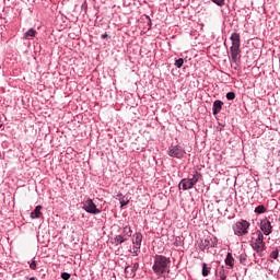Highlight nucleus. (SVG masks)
I'll return each instance as SVG.
<instances>
[{"label": "nucleus", "instance_id": "obj_20", "mask_svg": "<svg viewBox=\"0 0 280 280\" xmlns=\"http://www.w3.org/2000/svg\"><path fill=\"white\" fill-rule=\"evenodd\" d=\"M270 257L271 259H279V249L272 250Z\"/></svg>", "mask_w": 280, "mask_h": 280}, {"label": "nucleus", "instance_id": "obj_16", "mask_svg": "<svg viewBox=\"0 0 280 280\" xmlns=\"http://www.w3.org/2000/svg\"><path fill=\"white\" fill-rule=\"evenodd\" d=\"M122 233L126 234L127 240H128V237H132V229L128 225H126L124 228Z\"/></svg>", "mask_w": 280, "mask_h": 280}, {"label": "nucleus", "instance_id": "obj_21", "mask_svg": "<svg viewBox=\"0 0 280 280\" xmlns=\"http://www.w3.org/2000/svg\"><path fill=\"white\" fill-rule=\"evenodd\" d=\"M61 279H63V280H70V279H71V273L62 272V273H61Z\"/></svg>", "mask_w": 280, "mask_h": 280}, {"label": "nucleus", "instance_id": "obj_13", "mask_svg": "<svg viewBox=\"0 0 280 280\" xmlns=\"http://www.w3.org/2000/svg\"><path fill=\"white\" fill-rule=\"evenodd\" d=\"M124 242H128V237L124 235H116L114 237V244L116 246H119V244H124Z\"/></svg>", "mask_w": 280, "mask_h": 280}, {"label": "nucleus", "instance_id": "obj_7", "mask_svg": "<svg viewBox=\"0 0 280 280\" xmlns=\"http://www.w3.org/2000/svg\"><path fill=\"white\" fill-rule=\"evenodd\" d=\"M83 209L86 213H92L93 215H97V213H102V210L97 209L93 199H88L83 202Z\"/></svg>", "mask_w": 280, "mask_h": 280}, {"label": "nucleus", "instance_id": "obj_26", "mask_svg": "<svg viewBox=\"0 0 280 280\" xmlns=\"http://www.w3.org/2000/svg\"><path fill=\"white\" fill-rule=\"evenodd\" d=\"M30 268H31V270H36V260H33V261L30 264Z\"/></svg>", "mask_w": 280, "mask_h": 280}, {"label": "nucleus", "instance_id": "obj_15", "mask_svg": "<svg viewBox=\"0 0 280 280\" xmlns=\"http://www.w3.org/2000/svg\"><path fill=\"white\" fill-rule=\"evenodd\" d=\"M211 272V267H207V262L202 264V277H209Z\"/></svg>", "mask_w": 280, "mask_h": 280}, {"label": "nucleus", "instance_id": "obj_4", "mask_svg": "<svg viewBox=\"0 0 280 280\" xmlns=\"http://www.w3.org/2000/svg\"><path fill=\"white\" fill-rule=\"evenodd\" d=\"M248 229H250V223L246 220H241L233 225L234 235L237 237L248 235Z\"/></svg>", "mask_w": 280, "mask_h": 280}, {"label": "nucleus", "instance_id": "obj_1", "mask_svg": "<svg viewBox=\"0 0 280 280\" xmlns=\"http://www.w3.org/2000/svg\"><path fill=\"white\" fill-rule=\"evenodd\" d=\"M230 40L232 43L230 47V58H231V67L232 69H235L237 71V68L240 67V60L242 58V40L240 33H232Z\"/></svg>", "mask_w": 280, "mask_h": 280}, {"label": "nucleus", "instance_id": "obj_9", "mask_svg": "<svg viewBox=\"0 0 280 280\" xmlns=\"http://www.w3.org/2000/svg\"><path fill=\"white\" fill-rule=\"evenodd\" d=\"M141 242H143V234L137 232L135 234V240L132 241L135 248H141Z\"/></svg>", "mask_w": 280, "mask_h": 280}, {"label": "nucleus", "instance_id": "obj_8", "mask_svg": "<svg viewBox=\"0 0 280 280\" xmlns=\"http://www.w3.org/2000/svg\"><path fill=\"white\" fill-rule=\"evenodd\" d=\"M260 230L262 231L264 235H270L272 233V225L267 219H265L260 222Z\"/></svg>", "mask_w": 280, "mask_h": 280}, {"label": "nucleus", "instance_id": "obj_18", "mask_svg": "<svg viewBox=\"0 0 280 280\" xmlns=\"http://www.w3.org/2000/svg\"><path fill=\"white\" fill-rule=\"evenodd\" d=\"M183 65H185V59L179 58L175 60V67H177V69H180V67H183Z\"/></svg>", "mask_w": 280, "mask_h": 280}, {"label": "nucleus", "instance_id": "obj_10", "mask_svg": "<svg viewBox=\"0 0 280 280\" xmlns=\"http://www.w3.org/2000/svg\"><path fill=\"white\" fill-rule=\"evenodd\" d=\"M222 106H224V103L222 101H214L212 107L213 115H219L220 110H222Z\"/></svg>", "mask_w": 280, "mask_h": 280}, {"label": "nucleus", "instance_id": "obj_2", "mask_svg": "<svg viewBox=\"0 0 280 280\" xmlns=\"http://www.w3.org/2000/svg\"><path fill=\"white\" fill-rule=\"evenodd\" d=\"M170 264L171 261L167 257L163 255L155 256V260L152 267L153 271L155 275H164V272H167Z\"/></svg>", "mask_w": 280, "mask_h": 280}, {"label": "nucleus", "instance_id": "obj_19", "mask_svg": "<svg viewBox=\"0 0 280 280\" xmlns=\"http://www.w3.org/2000/svg\"><path fill=\"white\" fill-rule=\"evenodd\" d=\"M130 253H132L133 257H139V254L141 253V248H135V245H133V249L130 250Z\"/></svg>", "mask_w": 280, "mask_h": 280}, {"label": "nucleus", "instance_id": "obj_22", "mask_svg": "<svg viewBox=\"0 0 280 280\" xmlns=\"http://www.w3.org/2000/svg\"><path fill=\"white\" fill-rule=\"evenodd\" d=\"M219 279L226 280V273L224 272V270L219 271Z\"/></svg>", "mask_w": 280, "mask_h": 280}, {"label": "nucleus", "instance_id": "obj_12", "mask_svg": "<svg viewBox=\"0 0 280 280\" xmlns=\"http://www.w3.org/2000/svg\"><path fill=\"white\" fill-rule=\"evenodd\" d=\"M225 266H230V268H233L235 266V258H233V254L228 253L225 258Z\"/></svg>", "mask_w": 280, "mask_h": 280}, {"label": "nucleus", "instance_id": "obj_27", "mask_svg": "<svg viewBox=\"0 0 280 280\" xmlns=\"http://www.w3.org/2000/svg\"><path fill=\"white\" fill-rule=\"evenodd\" d=\"M132 270H139V262H135V264H133Z\"/></svg>", "mask_w": 280, "mask_h": 280}, {"label": "nucleus", "instance_id": "obj_3", "mask_svg": "<svg viewBox=\"0 0 280 280\" xmlns=\"http://www.w3.org/2000/svg\"><path fill=\"white\" fill-rule=\"evenodd\" d=\"M200 178H202V174H200L198 171H194L192 177L182 179L178 187L179 189L182 187L184 191H187L192 189Z\"/></svg>", "mask_w": 280, "mask_h": 280}, {"label": "nucleus", "instance_id": "obj_6", "mask_svg": "<svg viewBox=\"0 0 280 280\" xmlns=\"http://www.w3.org/2000/svg\"><path fill=\"white\" fill-rule=\"evenodd\" d=\"M168 156L173 159H183L185 156V149L180 145H171L167 150Z\"/></svg>", "mask_w": 280, "mask_h": 280}, {"label": "nucleus", "instance_id": "obj_25", "mask_svg": "<svg viewBox=\"0 0 280 280\" xmlns=\"http://www.w3.org/2000/svg\"><path fill=\"white\" fill-rule=\"evenodd\" d=\"M128 199L121 198L120 199V207H126V205H128Z\"/></svg>", "mask_w": 280, "mask_h": 280}, {"label": "nucleus", "instance_id": "obj_14", "mask_svg": "<svg viewBox=\"0 0 280 280\" xmlns=\"http://www.w3.org/2000/svg\"><path fill=\"white\" fill-rule=\"evenodd\" d=\"M36 36V30L30 28L26 33H24V38L30 40L31 38H34Z\"/></svg>", "mask_w": 280, "mask_h": 280}, {"label": "nucleus", "instance_id": "obj_11", "mask_svg": "<svg viewBox=\"0 0 280 280\" xmlns=\"http://www.w3.org/2000/svg\"><path fill=\"white\" fill-rule=\"evenodd\" d=\"M43 210V206H37L34 211L31 213L32 220H36L37 218H40L43 214L40 211Z\"/></svg>", "mask_w": 280, "mask_h": 280}, {"label": "nucleus", "instance_id": "obj_17", "mask_svg": "<svg viewBox=\"0 0 280 280\" xmlns=\"http://www.w3.org/2000/svg\"><path fill=\"white\" fill-rule=\"evenodd\" d=\"M266 211H268V209H266L264 205L257 206L255 209V213H266Z\"/></svg>", "mask_w": 280, "mask_h": 280}, {"label": "nucleus", "instance_id": "obj_24", "mask_svg": "<svg viewBox=\"0 0 280 280\" xmlns=\"http://www.w3.org/2000/svg\"><path fill=\"white\" fill-rule=\"evenodd\" d=\"M213 3H215L217 5H219L220 8H222V5H224V0H211Z\"/></svg>", "mask_w": 280, "mask_h": 280}, {"label": "nucleus", "instance_id": "obj_28", "mask_svg": "<svg viewBox=\"0 0 280 280\" xmlns=\"http://www.w3.org/2000/svg\"><path fill=\"white\" fill-rule=\"evenodd\" d=\"M102 38H108V34H107V33H104V34L102 35Z\"/></svg>", "mask_w": 280, "mask_h": 280}, {"label": "nucleus", "instance_id": "obj_5", "mask_svg": "<svg viewBox=\"0 0 280 280\" xmlns=\"http://www.w3.org/2000/svg\"><path fill=\"white\" fill-rule=\"evenodd\" d=\"M254 235H256V240L252 242V247L256 250V253H264V250H266L264 234L261 231H256Z\"/></svg>", "mask_w": 280, "mask_h": 280}, {"label": "nucleus", "instance_id": "obj_23", "mask_svg": "<svg viewBox=\"0 0 280 280\" xmlns=\"http://www.w3.org/2000/svg\"><path fill=\"white\" fill-rule=\"evenodd\" d=\"M226 100H235V92H229L228 94H226Z\"/></svg>", "mask_w": 280, "mask_h": 280}]
</instances>
